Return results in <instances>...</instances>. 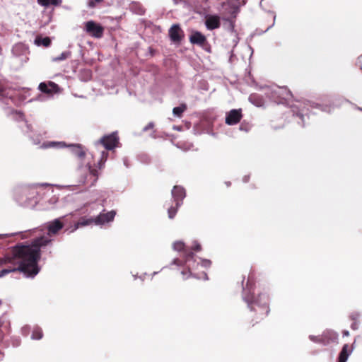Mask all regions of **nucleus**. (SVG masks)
Returning a JSON list of instances; mask_svg holds the SVG:
<instances>
[{
    "instance_id": "nucleus-1",
    "label": "nucleus",
    "mask_w": 362,
    "mask_h": 362,
    "mask_svg": "<svg viewBox=\"0 0 362 362\" xmlns=\"http://www.w3.org/2000/svg\"><path fill=\"white\" fill-rule=\"evenodd\" d=\"M52 239L45 235L35 238L30 244L18 243L11 247L3 257H8L5 264H10L0 270V278L15 272L23 273L25 278L33 279L40 272L39 261L41 259V249L49 245Z\"/></svg>"
},
{
    "instance_id": "nucleus-2",
    "label": "nucleus",
    "mask_w": 362,
    "mask_h": 362,
    "mask_svg": "<svg viewBox=\"0 0 362 362\" xmlns=\"http://www.w3.org/2000/svg\"><path fill=\"white\" fill-rule=\"evenodd\" d=\"M245 279V276H244L241 281L242 298L247 304L248 309L257 313V320H262L267 316L270 312L269 296L266 293H259L256 295L255 292V285L252 276L251 275L248 276L245 285H244Z\"/></svg>"
},
{
    "instance_id": "nucleus-3",
    "label": "nucleus",
    "mask_w": 362,
    "mask_h": 362,
    "mask_svg": "<svg viewBox=\"0 0 362 362\" xmlns=\"http://www.w3.org/2000/svg\"><path fill=\"white\" fill-rule=\"evenodd\" d=\"M38 185H48L47 183L34 184L32 185H22L16 187L13 190V199L18 205L33 208L38 203Z\"/></svg>"
},
{
    "instance_id": "nucleus-4",
    "label": "nucleus",
    "mask_w": 362,
    "mask_h": 362,
    "mask_svg": "<svg viewBox=\"0 0 362 362\" xmlns=\"http://www.w3.org/2000/svg\"><path fill=\"white\" fill-rule=\"evenodd\" d=\"M173 249L175 251L182 252V259H180L179 258H174L170 264V265H176V266H183L185 265L189 270V273L192 276L199 278L197 274H193L192 272V269H196V267L199 264V263L196 264L195 260V255L192 251L187 248L185 243L182 240H177L173 243Z\"/></svg>"
},
{
    "instance_id": "nucleus-5",
    "label": "nucleus",
    "mask_w": 362,
    "mask_h": 362,
    "mask_svg": "<svg viewBox=\"0 0 362 362\" xmlns=\"http://www.w3.org/2000/svg\"><path fill=\"white\" fill-rule=\"evenodd\" d=\"M311 109H317L322 112L330 113L331 107L327 105H322L311 101H306L303 104L299 105H292L291 111L294 117H298L300 121H298V123L304 127L306 124L307 119H309L308 112Z\"/></svg>"
},
{
    "instance_id": "nucleus-6",
    "label": "nucleus",
    "mask_w": 362,
    "mask_h": 362,
    "mask_svg": "<svg viewBox=\"0 0 362 362\" xmlns=\"http://www.w3.org/2000/svg\"><path fill=\"white\" fill-rule=\"evenodd\" d=\"M266 90L265 95L271 100L277 104L284 103V100H288L292 98L291 92L286 87L264 86L261 87Z\"/></svg>"
},
{
    "instance_id": "nucleus-7",
    "label": "nucleus",
    "mask_w": 362,
    "mask_h": 362,
    "mask_svg": "<svg viewBox=\"0 0 362 362\" xmlns=\"http://www.w3.org/2000/svg\"><path fill=\"white\" fill-rule=\"evenodd\" d=\"M10 114L13 115V119L17 122H22L23 126H21L23 132L28 136L34 145L40 144V138L39 135L35 136L33 133V127L28 124V121L25 119V115L22 111L15 109L10 110Z\"/></svg>"
},
{
    "instance_id": "nucleus-8",
    "label": "nucleus",
    "mask_w": 362,
    "mask_h": 362,
    "mask_svg": "<svg viewBox=\"0 0 362 362\" xmlns=\"http://www.w3.org/2000/svg\"><path fill=\"white\" fill-rule=\"evenodd\" d=\"M80 173L79 184H87L89 187L95 184L99 176L98 170L93 168L90 163H88L84 169L81 170Z\"/></svg>"
},
{
    "instance_id": "nucleus-9",
    "label": "nucleus",
    "mask_w": 362,
    "mask_h": 362,
    "mask_svg": "<svg viewBox=\"0 0 362 362\" xmlns=\"http://www.w3.org/2000/svg\"><path fill=\"white\" fill-rule=\"evenodd\" d=\"M189 40L191 44L196 45L206 52L211 53V45L209 44L206 37L200 31L192 30L189 36Z\"/></svg>"
},
{
    "instance_id": "nucleus-10",
    "label": "nucleus",
    "mask_w": 362,
    "mask_h": 362,
    "mask_svg": "<svg viewBox=\"0 0 362 362\" xmlns=\"http://www.w3.org/2000/svg\"><path fill=\"white\" fill-rule=\"evenodd\" d=\"M101 144L106 150L112 151L118 146L119 138L117 131L110 134H105L97 142L96 144Z\"/></svg>"
},
{
    "instance_id": "nucleus-11",
    "label": "nucleus",
    "mask_w": 362,
    "mask_h": 362,
    "mask_svg": "<svg viewBox=\"0 0 362 362\" xmlns=\"http://www.w3.org/2000/svg\"><path fill=\"white\" fill-rule=\"evenodd\" d=\"M83 30L88 35L97 39L103 36L105 30L100 23L93 20L84 23Z\"/></svg>"
},
{
    "instance_id": "nucleus-12",
    "label": "nucleus",
    "mask_w": 362,
    "mask_h": 362,
    "mask_svg": "<svg viewBox=\"0 0 362 362\" xmlns=\"http://www.w3.org/2000/svg\"><path fill=\"white\" fill-rule=\"evenodd\" d=\"M218 11L223 15L230 14V18H235L240 11V5L233 0H226L220 4Z\"/></svg>"
},
{
    "instance_id": "nucleus-13",
    "label": "nucleus",
    "mask_w": 362,
    "mask_h": 362,
    "mask_svg": "<svg viewBox=\"0 0 362 362\" xmlns=\"http://www.w3.org/2000/svg\"><path fill=\"white\" fill-rule=\"evenodd\" d=\"M115 215L116 211L115 210L106 212L105 210L103 209V211L95 217V225L103 226L105 223H110L113 221Z\"/></svg>"
},
{
    "instance_id": "nucleus-14",
    "label": "nucleus",
    "mask_w": 362,
    "mask_h": 362,
    "mask_svg": "<svg viewBox=\"0 0 362 362\" xmlns=\"http://www.w3.org/2000/svg\"><path fill=\"white\" fill-rule=\"evenodd\" d=\"M66 217V216L57 218L47 223V229L48 236L57 234L59 231L63 228L64 224L62 220Z\"/></svg>"
},
{
    "instance_id": "nucleus-15",
    "label": "nucleus",
    "mask_w": 362,
    "mask_h": 362,
    "mask_svg": "<svg viewBox=\"0 0 362 362\" xmlns=\"http://www.w3.org/2000/svg\"><path fill=\"white\" fill-rule=\"evenodd\" d=\"M242 110L232 109L226 114L225 122L226 124L233 126L237 124L242 119Z\"/></svg>"
},
{
    "instance_id": "nucleus-16",
    "label": "nucleus",
    "mask_w": 362,
    "mask_h": 362,
    "mask_svg": "<svg viewBox=\"0 0 362 362\" xmlns=\"http://www.w3.org/2000/svg\"><path fill=\"white\" fill-rule=\"evenodd\" d=\"M39 90L45 94H47L49 98L52 97L54 93L59 90V86L52 81H49L48 83L41 82L38 86Z\"/></svg>"
},
{
    "instance_id": "nucleus-17",
    "label": "nucleus",
    "mask_w": 362,
    "mask_h": 362,
    "mask_svg": "<svg viewBox=\"0 0 362 362\" xmlns=\"http://www.w3.org/2000/svg\"><path fill=\"white\" fill-rule=\"evenodd\" d=\"M168 35L173 42L180 43L184 37V32L180 25L178 23L173 24L168 30Z\"/></svg>"
},
{
    "instance_id": "nucleus-18",
    "label": "nucleus",
    "mask_w": 362,
    "mask_h": 362,
    "mask_svg": "<svg viewBox=\"0 0 362 362\" xmlns=\"http://www.w3.org/2000/svg\"><path fill=\"white\" fill-rule=\"evenodd\" d=\"M172 197L177 206H181L186 197L185 189L180 185H175L171 191Z\"/></svg>"
},
{
    "instance_id": "nucleus-19",
    "label": "nucleus",
    "mask_w": 362,
    "mask_h": 362,
    "mask_svg": "<svg viewBox=\"0 0 362 362\" xmlns=\"http://www.w3.org/2000/svg\"><path fill=\"white\" fill-rule=\"evenodd\" d=\"M339 334L332 329H326L322 334V344L327 346L332 343H338Z\"/></svg>"
},
{
    "instance_id": "nucleus-20",
    "label": "nucleus",
    "mask_w": 362,
    "mask_h": 362,
    "mask_svg": "<svg viewBox=\"0 0 362 362\" xmlns=\"http://www.w3.org/2000/svg\"><path fill=\"white\" fill-rule=\"evenodd\" d=\"M92 223L95 224V217H81L73 226L67 228L66 230H68L69 233H74L79 228L88 226L91 225Z\"/></svg>"
},
{
    "instance_id": "nucleus-21",
    "label": "nucleus",
    "mask_w": 362,
    "mask_h": 362,
    "mask_svg": "<svg viewBox=\"0 0 362 362\" xmlns=\"http://www.w3.org/2000/svg\"><path fill=\"white\" fill-rule=\"evenodd\" d=\"M70 149V151L79 158H83L86 156V152L83 150V146L79 144H71L66 146Z\"/></svg>"
},
{
    "instance_id": "nucleus-22",
    "label": "nucleus",
    "mask_w": 362,
    "mask_h": 362,
    "mask_svg": "<svg viewBox=\"0 0 362 362\" xmlns=\"http://www.w3.org/2000/svg\"><path fill=\"white\" fill-rule=\"evenodd\" d=\"M351 353L352 349L349 350V345L347 344H344L337 356V362H347Z\"/></svg>"
},
{
    "instance_id": "nucleus-23",
    "label": "nucleus",
    "mask_w": 362,
    "mask_h": 362,
    "mask_svg": "<svg viewBox=\"0 0 362 362\" xmlns=\"http://www.w3.org/2000/svg\"><path fill=\"white\" fill-rule=\"evenodd\" d=\"M249 101L256 107H262L264 105V100L262 95L257 93H252L248 98Z\"/></svg>"
},
{
    "instance_id": "nucleus-24",
    "label": "nucleus",
    "mask_w": 362,
    "mask_h": 362,
    "mask_svg": "<svg viewBox=\"0 0 362 362\" xmlns=\"http://www.w3.org/2000/svg\"><path fill=\"white\" fill-rule=\"evenodd\" d=\"M34 43L37 47H48L51 45L52 40L49 37H42V36H37L35 38Z\"/></svg>"
},
{
    "instance_id": "nucleus-25",
    "label": "nucleus",
    "mask_w": 362,
    "mask_h": 362,
    "mask_svg": "<svg viewBox=\"0 0 362 362\" xmlns=\"http://www.w3.org/2000/svg\"><path fill=\"white\" fill-rule=\"evenodd\" d=\"M66 147V144L63 141H45L42 143L40 148H64Z\"/></svg>"
},
{
    "instance_id": "nucleus-26",
    "label": "nucleus",
    "mask_w": 362,
    "mask_h": 362,
    "mask_svg": "<svg viewBox=\"0 0 362 362\" xmlns=\"http://www.w3.org/2000/svg\"><path fill=\"white\" fill-rule=\"evenodd\" d=\"M222 19L225 21V23L223 24L224 28L230 33H235V20L233 18L229 17H223Z\"/></svg>"
},
{
    "instance_id": "nucleus-27",
    "label": "nucleus",
    "mask_w": 362,
    "mask_h": 362,
    "mask_svg": "<svg viewBox=\"0 0 362 362\" xmlns=\"http://www.w3.org/2000/svg\"><path fill=\"white\" fill-rule=\"evenodd\" d=\"M187 109V105L186 103H181L180 105L173 107V114L174 117L180 118L182 117L184 112H185Z\"/></svg>"
},
{
    "instance_id": "nucleus-28",
    "label": "nucleus",
    "mask_w": 362,
    "mask_h": 362,
    "mask_svg": "<svg viewBox=\"0 0 362 362\" xmlns=\"http://www.w3.org/2000/svg\"><path fill=\"white\" fill-rule=\"evenodd\" d=\"M130 10L137 15H144L145 13V9L143 6L138 2H132L129 6Z\"/></svg>"
},
{
    "instance_id": "nucleus-29",
    "label": "nucleus",
    "mask_w": 362,
    "mask_h": 362,
    "mask_svg": "<svg viewBox=\"0 0 362 362\" xmlns=\"http://www.w3.org/2000/svg\"><path fill=\"white\" fill-rule=\"evenodd\" d=\"M37 1L38 4L45 8L51 6H59L62 3V0H37Z\"/></svg>"
},
{
    "instance_id": "nucleus-30",
    "label": "nucleus",
    "mask_w": 362,
    "mask_h": 362,
    "mask_svg": "<svg viewBox=\"0 0 362 362\" xmlns=\"http://www.w3.org/2000/svg\"><path fill=\"white\" fill-rule=\"evenodd\" d=\"M42 337L43 332L42 328L38 325H35L32 330L31 339L40 340Z\"/></svg>"
},
{
    "instance_id": "nucleus-31",
    "label": "nucleus",
    "mask_w": 362,
    "mask_h": 362,
    "mask_svg": "<svg viewBox=\"0 0 362 362\" xmlns=\"http://www.w3.org/2000/svg\"><path fill=\"white\" fill-rule=\"evenodd\" d=\"M92 78V72L89 69H84L81 71L80 74V79L82 81L87 82L89 81Z\"/></svg>"
},
{
    "instance_id": "nucleus-32",
    "label": "nucleus",
    "mask_w": 362,
    "mask_h": 362,
    "mask_svg": "<svg viewBox=\"0 0 362 362\" xmlns=\"http://www.w3.org/2000/svg\"><path fill=\"white\" fill-rule=\"evenodd\" d=\"M71 54V52L70 51H65L61 53V54L59 57H53L52 59V61L54 62H59L61 61H64L66 59H68Z\"/></svg>"
},
{
    "instance_id": "nucleus-33",
    "label": "nucleus",
    "mask_w": 362,
    "mask_h": 362,
    "mask_svg": "<svg viewBox=\"0 0 362 362\" xmlns=\"http://www.w3.org/2000/svg\"><path fill=\"white\" fill-rule=\"evenodd\" d=\"M7 98L13 100V96H8V93L7 92L6 88L4 86L0 85V101H2L4 99Z\"/></svg>"
},
{
    "instance_id": "nucleus-34",
    "label": "nucleus",
    "mask_w": 362,
    "mask_h": 362,
    "mask_svg": "<svg viewBox=\"0 0 362 362\" xmlns=\"http://www.w3.org/2000/svg\"><path fill=\"white\" fill-rule=\"evenodd\" d=\"M5 322H6L5 317L4 316L0 317V343L3 341V339L5 337V333L4 331V329L5 328V327H4Z\"/></svg>"
},
{
    "instance_id": "nucleus-35",
    "label": "nucleus",
    "mask_w": 362,
    "mask_h": 362,
    "mask_svg": "<svg viewBox=\"0 0 362 362\" xmlns=\"http://www.w3.org/2000/svg\"><path fill=\"white\" fill-rule=\"evenodd\" d=\"M180 206H177L176 205L175 206H171L168 209V218L170 219H173L175 218L177 212V210L178 209L180 208Z\"/></svg>"
},
{
    "instance_id": "nucleus-36",
    "label": "nucleus",
    "mask_w": 362,
    "mask_h": 362,
    "mask_svg": "<svg viewBox=\"0 0 362 362\" xmlns=\"http://www.w3.org/2000/svg\"><path fill=\"white\" fill-rule=\"evenodd\" d=\"M182 267H184V269L181 272V274L183 276L184 279H187L189 277L194 278V276H193L190 274L189 269L185 265H183ZM198 277H199L198 279H200L199 276H198ZM195 279H197V278L195 277Z\"/></svg>"
},
{
    "instance_id": "nucleus-37",
    "label": "nucleus",
    "mask_w": 362,
    "mask_h": 362,
    "mask_svg": "<svg viewBox=\"0 0 362 362\" xmlns=\"http://www.w3.org/2000/svg\"><path fill=\"white\" fill-rule=\"evenodd\" d=\"M351 103L348 99L343 97H339L335 102L332 103L333 106H340L343 103Z\"/></svg>"
},
{
    "instance_id": "nucleus-38",
    "label": "nucleus",
    "mask_w": 362,
    "mask_h": 362,
    "mask_svg": "<svg viewBox=\"0 0 362 362\" xmlns=\"http://www.w3.org/2000/svg\"><path fill=\"white\" fill-rule=\"evenodd\" d=\"M308 338L310 341H312L314 343H318L322 344V334L319 336L309 335Z\"/></svg>"
},
{
    "instance_id": "nucleus-39",
    "label": "nucleus",
    "mask_w": 362,
    "mask_h": 362,
    "mask_svg": "<svg viewBox=\"0 0 362 362\" xmlns=\"http://www.w3.org/2000/svg\"><path fill=\"white\" fill-rule=\"evenodd\" d=\"M199 259L201 260L202 267H203L204 268H209L211 267V260H209L208 259H203L201 257H199Z\"/></svg>"
},
{
    "instance_id": "nucleus-40",
    "label": "nucleus",
    "mask_w": 362,
    "mask_h": 362,
    "mask_svg": "<svg viewBox=\"0 0 362 362\" xmlns=\"http://www.w3.org/2000/svg\"><path fill=\"white\" fill-rule=\"evenodd\" d=\"M31 330V327L30 325H25L21 329V333L23 336L27 337Z\"/></svg>"
},
{
    "instance_id": "nucleus-41",
    "label": "nucleus",
    "mask_w": 362,
    "mask_h": 362,
    "mask_svg": "<svg viewBox=\"0 0 362 362\" xmlns=\"http://www.w3.org/2000/svg\"><path fill=\"white\" fill-rule=\"evenodd\" d=\"M104 0H89L88 6L89 8H95L98 4L103 2Z\"/></svg>"
},
{
    "instance_id": "nucleus-42",
    "label": "nucleus",
    "mask_w": 362,
    "mask_h": 362,
    "mask_svg": "<svg viewBox=\"0 0 362 362\" xmlns=\"http://www.w3.org/2000/svg\"><path fill=\"white\" fill-rule=\"evenodd\" d=\"M192 249L196 252H199L202 250V246L198 241L194 240L193 242V246Z\"/></svg>"
},
{
    "instance_id": "nucleus-43",
    "label": "nucleus",
    "mask_w": 362,
    "mask_h": 362,
    "mask_svg": "<svg viewBox=\"0 0 362 362\" xmlns=\"http://www.w3.org/2000/svg\"><path fill=\"white\" fill-rule=\"evenodd\" d=\"M361 317V314L358 312L352 313L350 315V319L353 321L358 322V320Z\"/></svg>"
},
{
    "instance_id": "nucleus-44",
    "label": "nucleus",
    "mask_w": 362,
    "mask_h": 362,
    "mask_svg": "<svg viewBox=\"0 0 362 362\" xmlns=\"http://www.w3.org/2000/svg\"><path fill=\"white\" fill-rule=\"evenodd\" d=\"M268 12H269V13L272 14V16H273V23H272V24L270 26H269V27L266 29V30H265L264 32H267V30H269L270 28H272L274 25V24H275V20H276V13H275V12H274V11H269Z\"/></svg>"
},
{
    "instance_id": "nucleus-45",
    "label": "nucleus",
    "mask_w": 362,
    "mask_h": 362,
    "mask_svg": "<svg viewBox=\"0 0 362 362\" xmlns=\"http://www.w3.org/2000/svg\"><path fill=\"white\" fill-rule=\"evenodd\" d=\"M108 156H109V153L107 151H103L100 153V159H101V160L106 162V160H107Z\"/></svg>"
},
{
    "instance_id": "nucleus-46",
    "label": "nucleus",
    "mask_w": 362,
    "mask_h": 362,
    "mask_svg": "<svg viewBox=\"0 0 362 362\" xmlns=\"http://www.w3.org/2000/svg\"><path fill=\"white\" fill-rule=\"evenodd\" d=\"M22 233L23 232L13 233L0 234V239L4 238L11 237V236H13V235H16L17 234H20V233Z\"/></svg>"
},
{
    "instance_id": "nucleus-47",
    "label": "nucleus",
    "mask_w": 362,
    "mask_h": 362,
    "mask_svg": "<svg viewBox=\"0 0 362 362\" xmlns=\"http://www.w3.org/2000/svg\"><path fill=\"white\" fill-rule=\"evenodd\" d=\"M154 127V123L151 122H149L146 126H145L144 128H143V132H147L151 129H153Z\"/></svg>"
},
{
    "instance_id": "nucleus-48",
    "label": "nucleus",
    "mask_w": 362,
    "mask_h": 362,
    "mask_svg": "<svg viewBox=\"0 0 362 362\" xmlns=\"http://www.w3.org/2000/svg\"><path fill=\"white\" fill-rule=\"evenodd\" d=\"M23 47V45H16L13 47V49H12V52L15 54H16V52L18 49H21Z\"/></svg>"
},
{
    "instance_id": "nucleus-49",
    "label": "nucleus",
    "mask_w": 362,
    "mask_h": 362,
    "mask_svg": "<svg viewBox=\"0 0 362 362\" xmlns=\"http://www.w3.org/2000/svg\"><path fill=\"white\" fill-rule=\"evenodd\" d=\"M351 328L353 330H357L358 329V322L353 321L351 325Z\"/></svg>"
},
{
    "instance_id": "nucleus-50",
    "label": "nucleus",
    "mask_w": 362,
    "mask_h": 362,
    "mask_svg": "<svg viewBox=\"0 0 362 362\" xmlns=\"http://www.w3.org/2000/svg\"><path fill=\"white\" fill-rule=\"evenodd\" d=\"M18 97L19 102H23L27 98V96L22 93H18Z\"/></svg>"
},
{
    "instance_id": "nucleus-51",
    "label": "nucleus",
    "mask_w": 362,
    "mask_h": 362,
    "mask_svg": "<svg viewBox=\"0 0 362 362\" xmlns=\"http://www.w3.org/2000/svg\"><path fill=\"white\" fill-rule=\"evenodd\" d=\"M105 162L103 161V160H101V159H100L98 163H97V167L99 168V169H101L104 167L105 165Z\"/></svg>"
},
{
    "instance_id": "nucleus-52",
    "label": "nucleus",
    "mask_w": 362,
    "mask_h": 362,
    "mask_svg": "<svg viewBox=\"0 0 362 362\" xmlns=\"http://www.w3.org/2000/svg\"><path fill=\"white\" fill-rule=\"evenodd\" d=\"M250 180V175H245L243 177V182L244 183H247Z\"/></svg>"
},
{
    "instance_id": "nucleus-53",
    "label": "nucleus",
    "mask_w": 362,
    "mask_h": 362,
    "mask_svg": "<svg viewBox=\"0 0 362 362\" xmlns=\"http://www.w3.org/2000/svg\"><path fill=\"white\" fill-rule=\"evenodd\" d=\"M5 260H7L8 261V257H1L0 258V267L4 265L5 264Z\"/></svg>"
},
{
    "instance_id": "nucleus-54",
    "label": "nucleus",
    "mask_w": 362,
    "mask_h": 362,
    "mask_svg": "<svg viewBox=\"0 0 362 362\" xmlns=\"http://www.w3.org/2000/svg\"><path fill=\"white\" fill-rule=\"evenodd\" d=\"M239 129H240V131H245V132H247V131H248V129H247L245 126H244L243 124H241L240 125V127H239Z\"/></svg>"
},
{
    "instance_id": "nucleus-55",
    "label": "nucleus",
    "mask_w": 362,
    "mask_h": 362,
    "mask_svg": "<svg viewBox=\"0 0 362 362\" xmlns=\"http://www.w3.org/2000/svg\"><path fill=\"white\" fill-rule=\"evenodd\" d=\"M77 47L81 56H83L82 46L80 44L77 45Z\"/></svg>"
},
{
    "instance_id": "nucleus-56",
    "label": "nucleus",
    "mask_w": 362,
    "mask_h": 362,
    "mask_svg": "<svg viewBox=\"0 0 362 362\" xmlns=\"http://www.w3.org/2000/svg\"><path fill=\"white\" fill-rule=\"evenodd\" d=\"M342 334H343V337H348V336H349V332L348 330H344Z\"/></svg>"
},
{
    "instance_id": "nucleus-57",
    "label": "nucleus",
    "mask_w": 362,
    "mask_h": 362,
    "mask_svg": "<svg viewBox=\"0 0 362 362\" xmlns=\"http://www.w3.org/2000/svg\"><path fill=\"white\" fill-rule=\"evenodd\" d=\"M173 129L177 130V131H181L182 127L181 126H174Z\"/></svg>"
},
{
    "instance_id": "nucleus-58",
    "label": "nucleus",
    "mask_w": 362,
    "mask_h": 362,
    "mask_svg": "<svg viewBox=\"0 0 362 362\" xmlns=\"http://www.w3.org/2000/svg\"><path fill=\"white\" fill-rule=\"evenodd\" d=\"M124 165L128 168L129 167V165H128V163H127V158H124Z\"/></svg>"
},
{
    "instance_id": "nucleus-59",
    "label": "nucleus",
    "mask_w": 362,
    "mask_h": 362,
    "mask_svg": "<svg viewBox=\"0 0 362 362\" xmlns=\"http://www.w3.org/2000/svg\"><path fill=\"white\" fill-rule=\"evenodd\" d=\"M203 275H204V280H208L209 279L207 274L206 272H203Z\"/></svg>"
},
{
    "instance_id": "nucleus-60",
    "label": "nucleus",
    "mask_w": 362,
    "mask_h": 362,
    "mask_svg": "<svg viewBox=\"0 0 362 362\" xmlns=\"http://www.w3.org/2000/svg\"><path fill=\"white\" fill-rule=\"evenodd\" d=\"M149 52L151 53V55L153 56L154 54V50L151 47H149Z\"/></svg>"
},
{
    "instance_id": "nucleus-61",
    "label": "nucleus",
    "mask_w": 362,
    "mask_h": 362,
    "mask_svg": "<svg viewBox=\"0 0 362 362\" xmlns=\"http://www.w3.org/2000/svg\"><path fill=\"white\" fill-rule=\"evenodd\" d=\"M20 344V341L16 340V342L13 343V346H18Z\"/></svg>"
},
{
    "instance_id": "nucleus-62",
    "label": "nucleus",
    "mask_w": 362,
    "mask_h": 362,
    "mask_svg": "<svg viewBox=\"0 0 362 362\" xmlns=\"http://www.w3.org/2000/svg\"><path fill=\"white\" fill-rule=\"evenodd\" d=\"M225 184L226 185V186H227L228 187H230V186L231 185V182H230V181H226V182H225Z\"/></svg>"
},
{
    "instance_id": "nucleus-63",
    "label": "nucleus",
    "mask_w": 362,
    "mask_h": 362,
    "mask_svg": "<svg viewBox=\"0 0 362 362\" xmlns=\"http://www.w3.org/2000/svg\"><path fill=\"white\" fill-rule=\"evenodd\" d=\"M4 358V354L0 351V361H2Z\"/></svg>"
},
{
    "instance_id": "nucleus-64",
    "label": "nucleus",
    "mask_w": 362,
    "mask_h": 362,
    "mask_svg": "<svg viewBox=\"0 0 362 362\" xmlns=\"http://www.w3.org/2000/svg\"><path fill=\"white\" fill-rule=\"evenodd\" d=\"M146 273H144V276H139V278H140L142 281H144V276H146Z\"/></svg>"
}]
</instances>
